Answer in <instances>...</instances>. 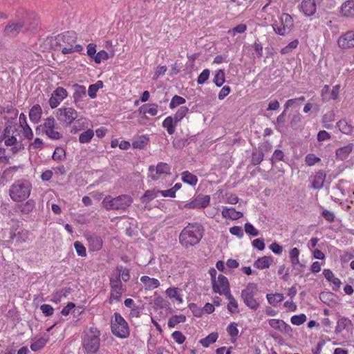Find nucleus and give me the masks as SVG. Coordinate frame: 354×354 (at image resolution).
<instances>
[{
    "label": "nucleus",
    "mask_w": 354,
    "mask_h": 354,
    "mask_svg": "<svg viewBox=\"0 0 354 354\" xmlns=\"http://www.w3.org/2000/svg\"><path fill=\"white\" fill-rule=\"evenodd\" d=\"M43 141L40 138H35L33 142H32L29 145H28V149L30 151H32V150H37V149H41L43 148Z\"/></svg>",
    "instance_id": "nucleus-62"
},
{
    "label": "nucleus",
    "mask_w": 354,
    "mask_h": 354,
    "mask_svg": "<svg viewBox=\"0 0 354 354\" xmlns=\"http://www.w3.org/2000/svg\"><path fill=\"white\" fill-rule=\"evenodd\" d=\"M74 247L77 254L80 257H85L86 255V248L80 241H75L74 243Z\"/></svg>",
    "instance_id": "nucleus-63"
},
{
    "label": "nucleus",
    "mask_w": 354,
    "mask_h": 354,
    "mask_svg": "<svg viewBox=\"0 0 354 354\" xmlns=\"http://www.w3.org/2000/svg\"><path fill=\"white\" fill-rule=\"evenodd\" d=\"M133 202L132 198L127 194L112 197L110 195L106 196L102 203L103 207L107 209H126Z\"/></svg>",
    "instance_id": "nucleus-5"
},
{
    "label": "nucleus",
    "mask_w": 354,
    "mask_h": 354,
    "mask_svg": "<svg viewBox=\"0 0 354 354\" xmlns=\"http://www.w3.org/2000/svg\"><path fill=\"white\" fill-rule=\"evenodd\" d=\"M32 190V185L30 180L19 179L10 186L8 194L12 201L22 203L29 198Z\"/></svg>",
    "instance_id": "nucleus-3"
},
{
    "label": "nucleus",
    "mask_w": 354,
    "mask_h": 354,
    "mask_svg": "<svg viewBox=\"0 0 354 354\" xmlns=\"http://www.w3.org/2000/svg\"><path fill=\"white\" fill-rule=\"evenodd\" d=\"M209 74L210 71L209 69H204L198 77V84H203L208 80Z\"/></svg>",
    "instance_id": "nucleus-64"
},
{
    "label": "nucleus",
    "mask_w": 354,
    "mask_h": 354,
    "mask_svg": "<svg viewBox=\"0 0 354 354\" xmlns=\"http://www.w3.org/2000/svg\"><path fill=\"white\" fill-rule=\"evenodd\" d=\"M226 330L230 337L236 338L239 334L238 324L235 322L230 323Z\"/></svg>",
    "instance_id": "nucleus-55"
},
{
    "label": "nucleus",
    "mask_w": 354,
    "mask_h": 354,
    "mask_svg": "<svg viewBox=\"0 0 354 354\" xmlns=\"http://www.w3.org/2000/svg\"><path fill=\"white\" fill-rule=\"evenodd\" d=\"M56 122L53 117H48L44 119V122L36 128V133H45L48 138L53 140H59L62 135L55 130Z\"/></svg>",
    "instance_id": "nucleus-8"
},
{
    "label": "nucleus",
    "mask_w": 354,
    "mask_h": 354,
    "mask_svg": "<svg viewBox=\"0 0 354 354\" xmlns=\"http://www.w3.org/2000/svg\"><path fill=\"white\" fill-rule=\"evenodd\" d=\"M186 321V317L184 315H174L168 320V326L174 328L178 324L183 323Z\"/></svg>",
    "instance_id": "nucleus-45"
},
{
    "label": "nucleus",
    "mask_w": 354,
    "mask_h": 354,
    "mask_svg": "<svg viewBox=\"0 0 354 354\" xmlns=\"http://www.w3.org/2000/svg\"><path fill=\"white\" fill-rule=\"evenodd\" d=\"M218 334L216 333H212L205 338L200 340L201 345L205 348L208 347L210 344L214 343L218 339Z\"/></svg>",
    "instance_id": "nucleus-43"
},
{
    "label": "nucleus",
    "mask_w": 354,
    "mask_h": 354,
    "mask_svg": "<svg viewBox=\"0 0 354 354\" xmlns=\"http://www.w3.org/2000/svg\"><path fill=\"white\" fill-rule=\"evenodd\" d=\"M268 324L271 328L281 333H290L292 332L291 327L283 320L279 319H270Z\"/></svg>",
    "instance_id": "nucleus-18"
},
{
    "label": "nucleus",
    "mask_w": 354,
    "mask_h": 354,
    "mask_svg": "<svg viewBox=\"0 0 354 354\" xmlns=\"http://www.w3.org/2000/svg\"><path fill=\"white\" fill-rule=\"evenodd\" d=\"M213 82L218 87L221 86L224 84L225 73L223 70H218L216 72Z\"/></svg>",
    "instance_id": "nucleus-52"
},
{
    "label": "nucleus",
    "mask_w": 354,
    "mask_h": 354,
    "mask_svg": "<svg viewBox=\"0 0 354 354\" xmlns=\"http://www.w3.org/2000/svg\"><path fill=\"white\" fill-rule=\"evenodd\" d=\"M100 330L95 327H91L84 331L82 344L87 353H94L100 348Z\"/></svg>",
    "instance_id": "nucleus-4"
},
{
    "label": "nucleus",
    "mask_w": 354,
    "mask_h": 354,
    "mask_svg": "<svg viewBox=\"0 0 354 354\" xmlns=\"http://www.w3.org/2000/svg\"><path fill=\"white\" fill-rule=\"evenodd\" d=\"M204 229L198 223L188 224L180 232V243L183 247L188 248L198 244L203 236Z\"/></svg>",
    "instance_id": "nucleus-2"
},
{
    "label": "nucleus",
    "mask_w": 354,
    "mask_h": 354,
    "mask_svg": "<svg viewBox=\"0 0 354 354\" xmlns=\"http://www.w3.org/2000/svg\"><path fill=\"white\" fill-rule=\"evenodd\" d=\"M299 9L305 16H313L317 10L315 0H303L299 5Z\"/></svg>",
    "instance_id": "nucleus-19"
},
{
    "label": "nucleus",
    "mask_w": 354,
    "mask_h": 354,
    "mask_svg": "<svg viewBox=\"0 0 354 354\" xmlns=\"http://www.w3.org/2000/svg\"><path fill=\"white\" fill-rule=\"evenodd\" d=\"M118 275L115 277H119L121 281L127 282L130 279L129 270L122 266H118L116 268Z\"/></svg>",
    "instance_id": "nucleus-42"
},
{
    "label": "nucleus",
    "mask_w": 354,
    "mask_h": 354,
    "mask_svg": "<svg viewBox=\"0 0 354 354\" xmlns=\"http://www.w3.org/2000/svg\"><path fill=\"white\" fill-rule=\"evenodd\" d=\"M307 319V317L305 314H299L297 315H293L290 318V322L293 325L299 326L304 324Z\"/></svg>",
    "instance_id": "nucleus-54"
},
{
    "label": "nucleus",
    "mask_w": 354,
    "mask_h": 354,
    "mask_svg": "<svg viewBox=\"0 0 354 354\" xmlns=\"http://www.w3.org/2000/svg\"><path fill=\"white\" fill-rule=\"evenodd\" d=\"M178 122L173 116H167L162 122V127L166 129L168 134L172 135L176 131Z\"/></svg>",
    "instance_id": "nucleus-23"
},
{
    "label": "nucleus",
    "mask_w": 354,
    "mask_h": 354,
    "mask_svg": "<svg viewBox=\"0 0 354 354\" xmlns=\"http://www.w3.org/2000/svg\"><path fill=\"white\" fill-rule=\"evenodd\" d=\"M159 194V190L153 189L147 190L145 192L144 195L140 198L142 203L147 204L154 198H157Z\"/></svg>",
    "instance_id": "nucleus-35"
},
{
    "label": "nucleus",
    "mask_w": 354,
    "mask_h": 354,
    "mask_svg": "<svg viewBox=\"0 0 354 354\" xmlns=\"http://www.w3.org/2000/svg\"><path fill=\"white\" fill-rule=\"evenodd\" d=\"M266 298L269 304L274 306H277L280 302H281L284 297L281 293H275V294H267Z\"/></svg>",
    "instance_id": "nucleus-40"
},
{
    "label": "nucleus",
    "mask_w": 354,
    "mask_h": 354,
    "mask_svg": "<svg viewBox=\"0 0 354 354\" xmlns=\"http://www.w3.org/2000/svg\"><path fill=\"white\" fill-rule=\"evenodd\" d=\"M139 111L143 114H149L151 116H155L158 114V105L156 104H145L142 106Z\"/></svg>",
    "instance_id": "nucleus-37"
},
{
    "label": "nucleus",
    "mask_w": 354,
    "mask_h": 354,
    "mask_svg": "<svg viewBox=\"0 0 354 354\" xmlns=\"http://www.w3.org/2000/svg\"><path fill=\"white\" fill-rule=\"evenodd\" d=\"M257 292V285L254 283H249L241 291V299L245 305L254 310H257L260 306L259 301L254 298Z\"/></svg>",
    "instance_id": "nucleus-6"
},
{
    "label": "nucleus",
    "mask_w": 354,
    "mask_h": 354,
    "mask_svg": "<svg viewBox=\"0 0 354 354\" xmlns=\"http://www.w3.org/2000/svg\"><path fill=\"white\" fill-rule=\"evenodd\" d=\"M189 108L186 106H181L174 115V118L180 122L188 113Z\"/></svg>",
    "instance_id": "nucleus-50"
},
{
    "label": "nucleus",
    "mask_w": 354,
    "mask_h": 354,
    "mask_svg": "<svg viewBox=\"0 0 354 354\" xmlns=\"http://www.w3.org/2000/svg\"><path fill=\"white\" fill-rule=\"evenodd\" d=\"M299 44V41L297 39H295L292 41L290 42L286 46L283 48L281 50L282 54H287L290 53L293 49L296 48Z\"/></svg>",
    "instance_id": "nucleus-60"
},
{
    "label": "nucleus",
    "mask_w": 354,
    "mask_h": 354,
    "mask_svg": "<svg viewBox=\"0 0 354 354\" xmlns=\"http://www.w3.org/2000/svg\"><path fill=\"white\" fill-rule=\"evenodd\" d=\"M111 328L113 334L120 338H126L129 335L127 322L118 313H115L111 319Z\"/></svg>",
    "instance_id": "nucleus-7"
},
{
    "label": "nucleus",
    "mask_w": 354,
    "mask_h": 354,
    "mask_svg": "<svg viewBox=\"0 0 354 354\" xmlns=\"http://www.w3.org/2000/svg\"><path fill=\"white\" fill-rule=\"evenodd\" d=\"M341 12L345 17H354V1L348 0L344 3L341 8Z\"/></svg>",
    "instance_id": "nucleus-31"
},
{
    "label": "nucleus",
    "mask_w": 354,
    "mask_h": 354,
    "mask_svg": "<svg viewBox=\"0 0 354 354\" xmlns=\"http://www.w3.org/2000/svg\"><path fill=\"white\" fill-rule=\"evenodd\" d=\"M354 145L349 143L347 145L339 147L336 150V156L340 160L346 159L353 149Z\"/></svg>",
    "instance_id": "nucleus-32"
},
{
    "label": "nucleus",
    "mask_w": 354,
    "mask_h": 354,
    "mask_svg": "<svg viewBox=\"0 0 354 354\" xmlns=\"http://www.w3.org/2000/svg\"><path fill=\"white\" fill-rule=\"evenodd\" d=\"M88 248L92 251H99L102 247V241L100 237L91 235L87 237Z\"/></svg>",
    "instance_id": "nucleus-28"
},
{
    "label": "nucleus",
    "mask_w": 354,
    "mask_h": 354,
    "mask_svg": "<svg viewBox=\"0 0 354 354\" xmlns=\"http://www.w3.org/2000/svg\"><path fill=\"white\" fill-rule=\"evenodd\" d=\"M272 262L273 259L271 257L264 256L256 260L254 263V266L258 269L263 270L269 268Z\"/></svg>",
    "instance_id": "nucleus-33"
},
{
    "label": "nucleus",
    "mask_w": 354,
    "mask_h": 354,
    "mask_svg": "<svg viewBox=\"0 0 354 354\" xmlns=\"http://www.w3.org/2000/svg\"><path fill=\"white\" fill-rule=\"evenodd\" d=\"M73 97L75 101L79 100L86 96V87L83 85L75 84Z\"/></svg>",
    "instance_id": "nucleus-46"
},
{
    "label": "nucleus",
    "mask_w": 354,
    "mask_h": 354,
    "mask_svg": "<svg viewBox=\"0 0 354 354\" xmlns=\"http://www.w3.org/2000/svg\"><path fill=\"white\" fill-rule=\"evenodd\" d=\"M46 344V340L44 338H39L32 342L30 345V348L33 351H37L41 349Z\"/></svg>",
    "instance_id": "nucleus-56"
},
{
    "label": "nucleus",
    "mask_w": 354,
    "mask_h": 354,
    "mask_svg": "<svg viewBox=\"0 0 354 354\" xmlns=\"http://www.w3.org/2000/svg\"><path fill=\"white\" fill-rule=\"evenodd\" d=\"M341 91V86L336 84L330 87L328 85H324L321 90V96L324 102L330 100H336L338 99Z\"/></svg>",
    "instance_id": "nucleus-13"
},
{
    "label": "nucleus",
    "mask_w": 354,
    "mask_h": 354,
    "mask_svg": "<svg viewBox=\"0 0 354 354\" xmlns=\"http://www.w3.org/2000/svg\"><path fill=\"white\" fill-rule=\"evenodd\" d=\"M320 299L328 306L334 307L337 304V297L332 292H322L319 295Z\"/></svg>",
    "instance_id": "nucleus-30"
},
{
    "label": "nucleus",
    "mask_w": 354,
    "mask_h": 354,
    "mask_svg": "<svg viewBox=\"0 0 354 354\" xmlns=\"http://www.w3.org/2000/svg\"><path fill=\"white\" fill-rule=\"evenodd\" d=\"M170 166L165 162H159L156 167L151 165L149 167L148 177L153 180H158L169 176L171 172Z\"/></svg>",
    "instance_id": "nucleus-12"
},
{
    "label": "nucleus",
    "mask_w": 354,
    "mask_h": 354,
    "mask_svg": "<svg viewBox=\"0 0 354 354\" xmlns=\"http://www.w3.org/2000/svg\"><path fill=\"white\" fill-rule=\"evenodd\" d=\"M42 115V109L40 105L35 104L29 111V118L32 123L37 124Z\"/></svg>",
    "instance_id": "nucleus-27"
},
{
    "label": "nucleus",
    "mask_w": 354,
    "mask_h": 354,
    "mask_svg": "<svg viewBox=\"0 0 354 354\" xmlns=\"http://www.w3.org/2000/svg\"><path fill=\"white\" fill-rule=\"evenodd\" d=\"M286 111L284 110L281 114H280L276 120V122H274V125L276 129L281 131V129L283 127L284 123H285V116H286Z\"/></svg>",
    "instance_id": "nucleus-57"
},
{
    "label": "nucleus",
    "mask_w": 354,
    "mask_h": 354,
    "mask_svg": "<svg viewBox=\"0 0 354 354\" xmlns=\"http://www.w3.org/2000/svg\"><path fill=\"white\" fill-rule=\"evenodd\" d=\"M68 96L67 91L63 87H58L51 94L49 105L52 109L57 107Z\"/></svg>",
    "instance_id": "nucleus-16"
},
{
    "label": "nucleus",
    "mask_w": 354,
    "mask_h": 354,
    "mask_svg": "<svg viewBox=\"0 0 354 354\" xmlns=\"http://www.w3.org/2000/svg\"><path fill=\"white\" fill-rule=\"evenodd\" d=\"M294 26L293 19L288 13H283L279 17V23L272 24V28L276 34L279 35H285L289 33Z\"/></svg>",
    "instance_id": "nucleus-9"
},
{
    "label": "nucleus",
    "mask_w": 354,
    "mask_h": 354,
    "mask_svg": "<svg viewBox=\"0 0 354 354\" xmlns=\"http://www.w3.org/2000/svg\"><path fill=\"white\" fill-rule=\"evenodd\" d=\"M337 127H338L339 130L344 134L349 135L353 131L352 125L350 124L346 120H340L337 123Z\"/></svg>",
    "instance_id": "nucleus-39"
},
{
    "label": "nucleus",
    "mask_w": 354,
    "mask_h": 354,
    "mask_svg": "<svg viewBox=\"0 0 354 354\" xmlns=\"http://www.w3.org/2000/svg\"><path fill=\"white\" fill-rule=\"evenodd\" d=\"M325 179L326 175L323 171H319L317 173H316L312 183L313 188L321 189L324 185Z\"/></svg>",
    "instance_id": "nucleus-34"
},
{
    "label": "nucleus",
    "mask_w": 354,
    "mask_h": 354,
    "mask_svg": "<svg viewBox=\"0 0 354 354\" xmlns=\"http://www.w3.org/2000/svg\"><path fill=\"white\" fill-rule=\"evenodd\" d=\"M247 29V26L245 24H239L236 26H235L234 28L228 31V33L232 36L234 37L238 33H243Z\"/></svg>",
    "instance_id": "nucleus-59"
},
{
    "label": "nucleus",
    "mask_w": 354,
    "mask_h": 354,
    "mask_svg": "<svg viewBox=\"0 0 354 354\" xmlns=\"http://www.w3.org/2000/svg\"><path fill=\"white\" fill-rule=\"evenodd\" d=\"M324 277L333 285V290L337 291L342 284L340 279L336 277L329 269H324L323 271Z\"/></svg>",
    "instance_id": "nucleus-22"
},
{
    "label": "nucleus",
    "mask_w": 354,
    "mask_h": 354,
    "mask_svg": "<svg viewBox=\"0 0 354 354\" xmlns=\"http://www.w3.org/2000/svg\"><path fill=\"white\" fill-rule=\"evenodd\" d=\"M54 160L59 161L65 158V151L62 147H57L52 156Z\"/></svg>",
    "instance_id": "nucleus-58"
},
{
    "label": "nucleus",
    "mask_w": 354,
    "mask_h": 354,
    "mask_svg": "<svg viewBox=\"0 0 354 354\" xmlns=\"http://www.w3.org/2000/svg\"><path fill=\"white\" fill-rule=\"evenodd\" d=\"M103 87V82L100 80L97 81L96 83L91 84L88 86V96L91 99H94L97 96V93L100 88Z\"/></svg>",
    "instance_id": "nucleus-41"
},
{
    "label": "nucleus",
    "mask_w": 354,
    "mask_h": 354,
    "mask_svg": "<svg viewBox=\"0 0 354 354\" xmlns=\"http://www.w3.org/2000/svg\"><path fill=\"white\" fill-rule=\"evenodd\" d=\"M29 232L26 230H21L17 232V234H15L14 236H11L12 239L15 238L16 241L19 243L26 242L28 240Z\"/></svg>",
    "instance_id": "nucleus-51"
},
{
    "label": "nucleus",
    "mask_w": 354,
    "mask_h": 354,
    "mask_svg": "<svg viewBox=\"0 0 354 354\" xmlns=\"http://www.w3.org/2000/svg\"><path fill=\"white\" fill-rule=\"evenodd\" d=\"M26 26L25 19H21L17 21H10L5 26L4 32L6 35L15 37Z\"/></svg>",
    "instance_id": "nucleus-14"
},
{
    "label": "nucleus",
    "mask_w": 354,
    "mask_h": 354,
    "mask_svg": "<svg viewBox=\"0 0 354 354\" xmlns=\"http://www.w3.org/2000/svg\"><path fill=\"white\" fill-rule=\"evenodd\" d=\"M305 97L304 96L297 97V98H292L290 100H288L286 101V102L284 104V110L286 111L289 108H295L297 107L298 105V102L299 101H304Z\"/></svg>",
    "instance_id": "nucleus-53"
},
{
    "label": "nucleus",
    "mask_w": 354,
    "mask_h": 354,
    "mask_svg": "<svg viewBox=\"0 0 354 354\" xmlns=\"http://www.w3.org/2000/svg\"><path fill=\"white\" fill-rule=\"evenodd\" d=\"M140 281L143 283L146 290H153L160 286V281L155 278H151L148 276H142Z\"/></svg>",
    "instance_id": "nucleus-26"
},
{
    "label": "nucleus",
    "mask_w": 354,
    "mask_h": 354,
    "mask_svg": "<svg viewBox=\"0 0 354 354\" xmlns=\"http://www.w3.org/2000/svg\"><path fill=\"white\" fill-rule=\"evenodd\" d=\"M36 206V202L34 199H27L24 203L18 205V209L21 214L27 215L30 214Z\"/></svg>",
    "instance_id": "nucleus-21"
},
{
    "label": "nucleus",
    "mask_w": 354,
    "mask_h": 354,
    "mask_svg": "<svg viewBox=\"0 0 354 354\" xmlns=\"http://www.w3.org/2000/svg\"><path fill=\"white\" fill-rule=\"evenodd\" d=\"M210 202V196L205 195L202 197H197L191 202L187 203L185 206L188 208L201 209L206 207Z\"/></svg>",
    "instance_id": "nucleus-20"
},
{
    "label": "nucleus",
    "mask_w": 354,
    "mask_h": 354,
    "mask_svg": "<svg viewBox=\"0 0 354 354\" xmlns=\"http://www.w3.org/2000/svg\"><path fill=\"white\" fill-rule=\"evenodd\" d=\"M180 292L181 290L177 287H169L165 290V294L169 298L174 299L178 304H181L183 303V299Z\"/></svg>",
    "instance_id": "nucleus-24"
},
{
    "label": "nucleus",
    "mask_w": 354,
    "mask_h": 354,
    "mask_svg": "<svg viewBox=\"0 0 354 354\" xmlns=\"http://www.w3.org/2000/svg\"><path fill=\"white\" fill-rule=\"evenodd\" d=\"M171 337L178 344H182L186 339L185 336L178 330L174 331L171 334Z\"/></svg>",
    "instance_id": "nucleus-61"
},
{
    "label": "nucleus",
    "mask_w": 354,
    "mask_h": 354,
    "mask_svg": "<svg viewBox=\"0 0 354 354\" xmlns=\"http://www.w3.org/2000/svg\"><path fill=\"white\" fill-rule=\"evenodd\" d=\"M181 178L184 183L192 186L196 185L198 183V178L196 176L194 175L188 171H185L182 173Z\"/></svg>",
    "instance_id": "nucleus-36"
},
{
    "label": "nucleus",
    "mask_w": 354,
    "mask_h": 354,
    "mask_svg": "<svg viewBox=\"0 0 354 354\" xmlns=\"http://www.w3.org/2000/svg\"><path fill=\"white\" fill-rule=\"evenodd\" d=\"M149 142V138L142 135L136 138L132 142V147L134 149H144Z\"/></svg>",
    "instance_id": "nucleus-38"
},
{
    "label": "nucleus",
    "mask_w": 354,
    "mask_h": 354,
    "mask_svg": "<svg viewBox=\"0 0 354 354\" xmlns=\"http://www.w3.org/2000/svg\"><path fill=\"white\" fill-rule=\"evenodd\" d=\"M352 325V322L350 319L344 317H340L337 322L335 332L336 334H339L342 330L351 328Z\"/></svg>",
    "instance_id": "nucleus-29"
},
{
    "label": "nucleus",
    "mask_w": 354,
    "mask_h": 354,
    "mask_svg": "<svg viewBox=\"0 0 354 354\" xmlns=\"http://www.w3.org/2000/svg\"><path fill=\"white\" fill-rule=\"evenodd\" d=\"M186 102V100L179 95H175L171 100L169 103V109H174L177 106H181Z\"/></svg>",
    "instance_id": "nucleus-49"
},
{
    "label": "nucleus",
    "mask_w": 354,
    "mask_h": 354,
    "mask_svg": "<svg viewBox=\"0 0 354 354\" xmlns=\"http://www.w3.org/2000/svg\"><path fill=\"white\" fill-rule=\"evenodd\" d=\"M213 291L219 295H226L230 292V285L227 279L219 274L216 280L212 282Z\"/></svg>",
    "instance_id": "nucleus-15"
},
{
    "label": "nucleus",
    "mask_w": 354,
    "mask_h": 354,
    "mask_svg": "<svg viewBox=\"0 0 354 354\" xmlns=\"http://www.w3.org/2000/svg\"><path fill=\"white\" fill-rule=\"evenodd\" d=\"M19 124L12 122H7L3 130L1 139L4 145L7 147H11L10 151L12 154H16L24 149L21 141H19L16 137L19 129H21V133L24 138L32 140L33 138V131L28 124L26 116L21 113L19 117Z\"/></svg>",
    "instance_id": "nucleus-1"
},
{
    "label": "nucleus",
    "mask_w": 354,
    "mask_h": 354,
    "mask_svg": "<svg viewBox=\"0 0 354 354\" xmlns=\"http://www.w3.org/2000/svg\"><path fill=\"white\" fill-rule=\"evenodd\" d=\"M337 45L342 49L354 47V31H348L342 34L337 39Z\"/></svg>",
    "instance_id": "nucleus-17"
},
{
    "label": "nucleus",
    "mask_w": 354,
    "mask_h": 354,
    "mask_svg": "<svg viewBox=\"0 0 354 354\" xmlns=\"http://www.w3.org/2000/svg\"><path fill=\"white\" fill-rule=\"evenodd\" d=\"M110 287L109 302L113 304L119 301L122 294L126 290L125 286L122 283L119 277H111L110 278Z\"/></svg>",
    "instance_id": "nucleus-11"
},
{
    "label": "nucleus",
    "mask_w": 354,
    "mask_h": 354,
    "mask_svg": "<svg viewBox=\"0 0 354 354\" xmlns=\"http://www.w3.org/2000/svg\"><path fill=\"white\" fill-rule=\"evenodd\" d=\"M222 216L225 218L237 220L243 216V213L236 211L233 207H224L222 210Z\"/></svg>",
    "instance_id": "nucleus-25"
},
{
    "label": "nucleus",
    "mask_w": 354,
    "mask_h": 354,
    "mask_svg": "<svg viewBox=\"0 0 354 354\" xmlns=\"http://www.w3.org/2000/svg\"><path fill=\"white\" fill-rule=\"evenodd\" d=\"M229 301V304L227 305V310L232 313H238V303L236 300L233 297L231 293H227L225 295Z\"/></svg>",
    "instance_id": "nucleus-44"
},
{
    "label": "nucleus",
    "mask_w": 354,
    "mask_h": 354,
    "mask_svg": "<svg viewBox=\"0 0 354 354\" xmlns=\"http://www.w3.org/2000/svg\"><path fill=\"white\" fill-rule=\"evenodd\" d=\"M299 250L297 248L291 249L289 252L290 262L294 267L300 265L299 259Z\"/></svg>",
    "instance_id": "nucleus-47"
},
{
    "label": "nucleus",
    "mask_w": 354,
    "mask_h": 354,
    "mask_svg": "<svg viewBox=\"0 0 354 354\" xmlns=\"http://www.w3.org/2000/svg\"><path fill=\"white\" fill-rule=\"evenodd\" d=\"M94 136V131L92 129H88L82 132L79 136V142L80 143H88Z\"/></svg>",
    "instance_id": "nucleus-48"
},
{
    "label": "nucleus",
    "mask_w": 354,
    "mask_h": 354,
    "mask_svg": "<svg viewBox=\"0 0 354 354\" xmlns=\"http://www.w3.org/2000/svg\"><path fill=\"white\" fill-rule=\"evenodd\" d=\"M56 117L60 123L68 126L77 118L78 113L72 107H61L57 109Z\"/></svg>",
    "instance_id": "nucleus-10"
}]
</instances>
